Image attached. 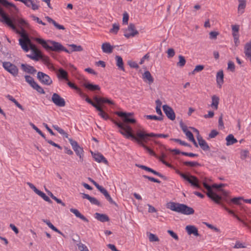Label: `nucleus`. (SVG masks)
Wrapping results in <instances>:
<instances>
[{"mask_svg":"<svg viewBox=\"0 0 251 251\" xmlns=\"http://www.w3.org/2000/svg\"><path fill=\"white\" fill-rule=\"evenodd\" d=\"M115 59L116 60V65L118 67L119 69L125 71L124 62L122 57L119 55H116Z\"/></svg>","mask_w":251,"mask_h":251,"instance_id":"obj_35","label":"nucleus"},{"mask_svg":"<svg viewBox=\"0 0 251 251\" xmlns=\"http://www.w3.org/2000/svg\"><path fill=\"white\" fill-rule=\"evenodd\" d=\"M82 197L83 199H86L89 201L91 204L97 205L98 206H101V204L100 202L95 198L92 197L90 196L89 195L82 193Z\"/></svg>","mask_w":251,"mask_h":251,"instance_id":"obj_21","label":"nucleus"},{"mask_svg":"<svg viewBox=\"0 0 251 251\" xmlns=\"http://www.w3.org/2000/svg\"><path fill=\"white\" fill-rule=\"evenodd\" d=\"M219 34V32L216 31H211L209 33V38L210 39H216Z\"/></svg>","mask_w":251,"mask_h":251,"instance_id":"obj_63","label":"nucleus"},{"mask_svg":"<svg viewBox=\"0 0 251 251\" xmlns=\"http://www.w3.org/2000/svg\"><path fill=\"white\" fill-rule=\"evenodd\" d=\"M26 184L30 187V188L36 194H38L39 192L40 191V190L37 189L32 183L28 182L26 183Z\"/></svg>","mask_w":251,"mask_h":251,"instance_id":"obj_58","label":"nucleus"},{"mask_svg":"<svg viewBox=\"0 0 251 251\" xmlns=\"http://www.w3.org/2000/svg\"><path fill=\"white\" fill-rule=\"evenodd\" d=\"M29 48L31 50L33 55L27 54V57L33 60L38 61L40 57V51L37 49L35 45L31 42L29 43Z\"/></svg>","mask_w":251,"mask_h":251,"instance_id":"obj_12","label":"nucleus"},{"mask_svg":"<svg viewBox=\"0 0 251 251\" xmlns=\"http://www.w3.org/2000/svg\"><path fill=\"white\" fill-rule=\"evenodd\" d=\"M145 117L147 119H150V120L162 121L163 119V118H162V117H159V116H157L156 115H146Z\"/></svg>","mask_w":251,"mask_h":251,"instance_id":"obj_47","label":"nucleus"},{"mask_svg":"<svg viewBox=\"0 0 251 251\" xmlns=\"http://www.w3.org/2000/svg\"><path fill=\"white\" fill-rule=\"evenodd\" d=\"M197 140L198 144L201 148L204 151H210V147L207 142L204 140L202 137L200 135L197 136Z\"/></svg>","mask_w":251,"mask_h":251,"instance_id":"obj_18","label":"nucleus"},{"mask_svg":"<svg viewBox=\"0 0 251 251\" xmlns=\"http://www.w3.org/2000/svg\"><path fill=\"white\" fill-rule=\"evenodd\" d=\"M128 19L129 15L128 13L126 12H125L123 14V24L127 25Z\"/></svg>","mask_w":251,"mask_h":251,"instance_id":"obj_53","label":"nucleus"},{"mask_svg":"<svg viewBox=\"0 0 251 251\" xmlns=\"http://www.w3.org/2000/svg\"><path fill=\"white\" fill-rule=\"evenodd\" d=\"M45 18L47 19L48 22L52 23L56 28L58 29H65V27L63 25L58 24L50 17L46 16Z\"/></svg>","mask_w":251,"mask_h":251,"instance_id":"obj_34","label":"nucleus"},{"mask_svg":"<svg viewBox=\"0 0 251 251\" xmlns=\"http://www.w3.org/2000/svg\"><path fill=\"white\" fill-rule=\"evenodd\" d=\"M92 155L94 158L95 160L99 163L102 162L106 165H108V162L107 159L103 156L102 154L100 153H94L91 151Z\"/></svg>","mask_w":251,"mask_h":251,"instance_id":"obj_19","label":"nucleus"},{"mask_svg":"<svg viewBox=\"0 0 251 251\" xmlns=\"http://www.w3.org/2000/svg\"><path fill=\"white\" fill-rule=\"evenodd\" d=\"M221 200H219L220 203H217L221 205L223 208H224L226 211H227L229 214H232L235 218H236L239 221L242 222L243 224L246 226L249 230L251 231V226L249 225L248 223L245 222L243 220H242L240 217H239L237 215L235 214L233 211L231 210L228 209L226 206L222 202H221Z\"/></svg>","mask_w":251,"mask_h":251,"instance_id":"obj_13","label":"nucleus"},{"mask_svg":"<svg viewBox=\"0 0 251 251\" xmlns=\"http://www.w3.org/2000/svg\"><path fill=\"white\" fill-rule=\"evenodd\" d=\"M216 81L219 88L221 87L224 83V73L223 70H220L217 74Z\"/></svg>","mask_w":251,"mask_h":251,"instance_id":"obj_29","label":"nucleus"},{"mask_svg":"<svg viewBox=\"0 0 251 251\" xmlns=\"http://www.w3.org/2000/svg\"><path fill=\"white\" fill-rule=\"evenodd\" d=\"M0 4L2 6L8 7H12L14 8L16 12H18L19 10L18 8L14 4L9 2L7 0H0ZM0 16L2 18V22L5 23V24H8L10 26H13L11 21H10L9 18L6 16V13L4 12V10L0 6Z\"/></svg>","mask_w":251,"mask_h":251,"instance_id":"obj_4","label":"nucleus"},{"mask_svg":"<svg viewBox=\"0 0 251 251\" xmlns=\"http://www.w3.org/2000/svg\"><path fill=\"white\" fill-rule=\"evenodd\" d=\"M58 72V74L57 75V77L58 78L64 79L67 81L68 80V73L65 70L62 68H60L59 69Z\"/></svg>","mask_w":251,"mask_h":251,"instance_id":"obj_30","label":"nucleus"},{"mask_svg":"<svg viewBox=\"0 0 251 251\" xmlns=\"http://www.w3.org/2000/svg\"><path fill=\"white\" fill-rule=\"evenodd\" d=\"M212 102L211 104V106L213 107L215 109H217L218 107V104L219 103V98L216 95H213L212 97Z\"/></svg>","mask_w":251,"mask_h":251,"instance_id":"obj_36","label":"nucleus"},{"mask_svg":"<svg viewBox=\"0 0 251 251\" xmlns=\"http://www.w3.org/2000/svg\"><path fill=\"white\" fill-rule=\"evenodd\" d=\"M227 65V69L230 70L232 72H234L235 71V69L234 63L232 61H228Z\"/></svg>","mask_w":251,"mask_h":251,"instance_id":"obj_56","label":"nucleus"},{"mask_svg":"<svg viewBox=\"0 0 251 251\" xmlns=\"http://www.w3.org/2000/svg\"><path fill=\"white\" fill-rule=\"evenodd\" d=\"M2 66L6 71L11 74L13 76L16 77L18 75L19 69L14 64L10 62H3Z\"/></svg>","mask_w":251,"mask_h":251,"instance_id":"obj_9","label":"nucleus"},{"mask_svg":"<svg viewBox=\"0 0 251 251\" xmlns=\"http://www.w3.org/2000/svg\"><path fill=\"white\" fill-rule=\"evenodd\" d=\"M243 198L242 197H235L230 200V202H232L237 205H240L241 204V200Z\"/></svg>","mask_w":251,"mask_h":251,"instance_id":"obj_50","label":"nucleus"},{"mask_svg":"<svg viewBox=\"0 0 251 251\" xmlns=\"http://www.w3.org/2000/svg\"><path fill=\"white\" fill-rule=\"evenodd\" d=\"M72 48L71 51H81L83 48L81 46H77L75 44H71L69 45Z\"/></svg>","mask_w":251,"mask_h":251,"instance_id":"obj_44","label":"nucleus"},{"mask_svg":"<svg viewBox=\"0 0 251 251\" xmlns=\"http://www.w3.org/2000/svg\"><path fill=\"white\" fill-rule=\"evenodd\" d=\"M132 139L135 140L139 145H140L141 146L144 148V149L146 150L150 154L156 157H157V156L154 153V152L144 144V143H147L148 141H144L142 139L137 137V135L135 139Z\"/></svg>","mask_w":251,"mask_h":251,"instance_id":"obj_17","label":"nucleus"},{"mask_svg":"<svg viewBox=\"0 0 251 251\" xmlns=\"http://www.w3.org/2000/svg\"><path fill=\"white\" fill-rule=\"evenodd\" d=\"M23 39H19V44L21 46L22 49L25 52H27L29 50L27 44L30 43V40L25 35H22Z\"/></svg>","mask_w":251,"mask_h":251,"instance_id":"obj_15","label":"nucleus"},{"mask_svg":"<svg viewBox=\"0 0 251 251\" xmlns=\"http://www.w3.org/2000/svg\"><path fill=\"white\" fill-rule=\"evenodd\" d=\"M95 218L98 221L102 223L108 222L110 220L107 215L99 213H96L95 214Z\"/></svg>","mask_w":251,"mask_h":251,"instance_id":"obj_25","label":"nucleus"},{"mask_svg":"<svg viewBox=\"0 0 251 251\" xmlns=\"http://www.w3.org/2000/svg\"><path fill=\"white\" fill-rule=\"evenodd\" d=\"M42 221L44 223H46L48 225V226L52 230L54 231L55 229H56V227H55L49 220L46 219H43Z\"/></svg>","mask_w":251,"mask_h":251,"instance_id":"obj_54","label":"nucleus"},{"mask_svg":"<svg viewBox=\"0 0 251 251\" xmlns=\"http://www.w3.org/2000/svg\"><path fill=\"white\" fill-rule=\"evenodd\" d=\"M148 237L149 241L151 242H158L159 241L158 237L155 234L151 233H149Z\"/></svg>","mask_w":251,"mask_h":251,"instance_id":"obj_43","label":"nucleus"},{"mask_svg":"<svg viewBox=\"0 0 251 251\" xmlns=\"http://www.w3.org/2000/svg\"><path fill=\"white\" fill-rule=\"evenodd\" d=\"M168 233L173 238H174L175 240H178L179 238H178V236H177V235L174 232L173 230H168Z\"/></svg>","mask_w":251,"mask_h":251,"instance_id":"obj_64","label":"nucleus"},{"mask_svg":"<svg viewBox=\"0 0 251 251\" xmlns=\"http://www.w3.org/2000/svg\"><path fill=\"white\" fill-rule=\"evenodd\" d=\"M176 172L177 174L179 175L184 180L189 182L192 186L197 188H201V185L199 184V180L196 176L191 175L189 173H183L178 170H176Z\"/></svg>","mask_w":251,"mask_h":251,"instance_id":"obj_5","label":"nucleus"},{"mask_svg":"<svg viewBox=\"0 0 251 251\" xmlns=\"http://www.w3.org/2000/svg\"><path fill=\"white\" fill-rule=\"evenodd\" d=\"M218 134L219 132L216 130L213 129L208 135V139L214 138Z\"/></svg>","mask_w":251,"mask_h":251,"instance_id":"obj_60","label":"nucleus"},{"mask_svg":"<svg viewBox=\"0 0 251 251\" xmlns=\"http://www.w3.org/2000/svg\"><path fill=\"white\" fill-rule=\"evenodd\" d=\"M162 108L164 112L170 120L173 121L175 119L176 114L172 107L165 104L163 105Z\"/></svg>","mask_w":251,"mask_h":251,"instance_id":"obj_16","label":"nucleus"},{"mask_svg":"<svg viewBox=\"0 0 251 251\" xmlns=\"http://www.w3.org/2000/svg\"><path fill=\"white\" fill-rule=\"evenodd\" d=\"M6 15L9 18L10 21H11L13 26H11L9 25L8 24L6 25L14 30H16V25H18L25 26V27H27L28 25V24L25 20L22 18H19L18 16L15 15L11 18L6 13Z\"/></svg>","mask_w":251,"mask_h":251,"instance_id":"obj_8","label":"nucleus"},{"mask_svg":"<svg viewBox=\"0 0 251 251\" xmlns=\"http://www.w3.org/2000/svg\"><path fill=\"white\" fill-rule=\"evenodd\" d=\"M178 59L179 61L177 62V66L179 67H183L186 63V60L185 57L181 55H179L178 56Z\"/></svg>","mask_w":251,"mask_h":251,"instance_id":"obj_37","label":"nucleus"},{"mask_svg":"<svg viewBox=\"0 0 251 251\" xmlns=\"http://www.w3.org/2000/svg\"><path fill=\"white\" fill-rule=\"evenodd\" d=\"M238 12L242 14L244 12V9L246 6V1L245 0H238Z\"/></svg>","mask_w":251,"mask_h":251,"instance_id":"obj_32","label":"nucleus"},{"mask_svg":"<svg viewBox=\"0 0 251 251\" xmlns=\"http://www.w3.org/2000/svg\"><path fill=\"white\" fill-rule=\"evenodd\" d=\"M127 64L132 68L138 69L139 68V65L137 64L136 62L133 61L132 60H129L127 62Z\"/></svg>","mask_w":251,"mask_h":251,"instance_id":"obj_61","label":"nucleus"},{"mask_svg":"<svg viewBox=\"0 0 251 251\" xmlns=\"http://www.w3.org/2000/svg\"><path fill=\"white\" fill-rule=\"evenodd\" d=\"M70 210L72 213L74 214L77 218H80L84 222L87 223L89 222L88 219L87 218H86L84 215L81 214L77 209L72 208L70 209Z\"/></svg>","mask_w":251,"mask_h":251,"instance_id":"obj_27","label":"nucleus"},{"mask_svg":"<svg viewBox=\"0 0 251 251\" xmlns=\"http://www.w3.org/2000/svg\"><path fill=\"white\" fill-rule=\"evenodd\" d=\"M249 152L248 150H242L240 152V158L242 160H244L248 156Z\"/></svg>","mask_w":251,"mask_h":251,"instance_id":"obj_49","label":"nucleus"},{"mask_svg":"<svg viewBox=\"0 0 251 251\" xmlns=\"http://www.w3.org/2000/svg\"><path fill=\"white\" fill-rule=\"evenodd\" d=\"M83 86L87 89L91 91H99L100 87L98 85L94 84L89 82H85L83 84Z\"/></svg>","mask_w":251,"mask_h":251,"instance_id":"obj_26","label":"nucleus"},{"mask_svg":"<svg viewBox=\"0 0 251 251\" xmlns=\"http://www.w3.org/2000/svg\"><path fill=\"white\" fill-rule=\"evenodd\" d=\"M167 57L169 58H172L175 55V51L173 48H169L167 51Z\"/></svg>","mask_w":251,"mask_h":251,"instance_id":"obj_51","label":"nucleus"},{"mask_svg":"<svg viewBox=\"0 0 251 251\" xmlns=\"http://www.w3.org/2000/svg\"><path fill=\"white\" fill-rule=\"evenodd\" d=\"M115 114L122 119L123 122H118L114 119H111V121L120 128L119 132L127 139H135L136 135L132 133V128L128 125L136 122V120L131 117L133 115V113L117 111Z\"/></svg>","mask_w":251,"mask_h":251,"instance_id":"obj_1","label":"nucleus"},{"mask_svg":"<svg viewBox=\"0 0 251 251\" xmlns=\"http://www.w3.org/2000/svg\"><path fill=\"white\" fill-rule=\"evenodd\" d=\"M226 146L232 145L238 142L237 140L234 138V136L232 134H229L226 136Z\"/></svg>","mask_w":251,"mask_h":251,"instance_id":"obj_31","label":"nucleus"},{"mask_svg":"<svg viewBox=\"0 0 251 251\" xmlns=\"http://www.w3.org/2000/svg\"><path fill=\"white\" fill-rule=\"evenodd\" d=\"M34 40L48 51H53L55 52L61 51V49L63 46L59 42L52 40L46 41L42 38H35Z\"/></svg>","mask_w":251,"mask_h":251,"instance_id":"obj_3","label":"nucleus"},{"mask_svg":"<svg viewBox=\"0 0 251 251\" xmlns=\"http://www.w3.org/2000/svg\"><path fill=\"white\" fill-rule=\"evenodd\" d=\"M149 172L153 174L154 175H155L156 176H158L159 177L162 178L164 180H168V177H166V176L163 175L161 173H159V172H158L153 170L152 169H151V168H150Z\"/></svg>","mask_w":251,"mask_h":251,"instance_id":"obj_39","label":"nucleus"},{"mask_svg":"<svg viewBox=\"0 0 251 251\" xmlns=\"http://www.w3.org/2000/svg\"><path fill=\"white\" fill-rule=\"evenodd\" d=\"M21 68L24 72L31 75H34L37 72L36 70L33 66L27 64H22Z\"/></svg>","mask_w":251,"mask_h":251,"instance_id":"obj_20","label":"nucleus"},{"mask_svg":"<svg viewBox=\"0 0 251 251\" xmlns=\"http://www.w3.org/2000/svg\"><path fill=\"white\" fill-rule=\"evenodd\" d=\"M25 81L28 83L30 86L32 87V86L34 85L36 82L34 81L33 78H32L30 75H25Z\"/></svg>","mask_w":251,"mask_h":251,"instance_id":"obj_38","label":"nucleus"},{"mask_svg":"<svg viewBox=\"0 0 251 251\" xmlns=\"http://www.w3.org/2000/svg\"><path fill=\"white\" fill-rule=\"evenodd\" d=\"M96 109L99 112V115L102 118L105 120L108 119H110L111 120V119L110 118L109 115L106 112H105L99 105L96 107Z\"/></svg>","mask_w":251,"mask_h":251,"instance_id":"obj_33","label":"nucleus"},{"mask_svg":"<svg viewBox=\"0 0 251 251\" xmlns=\"http://www.w3.org/2000/svg\"><path fill=\"white\" fill-rule=\"evenodd\" d=\"M244 53L246 57L249 58L251 62V41L245 45Z\"/></svg>","mask_w":251,"mask_h":251,"instance_id":"obj_28","label":"nucleus"},{"mask_svg":"<svg viewBox=\"0 0 251 251\" xmlns=\"http://www.w3.org/2000/svg\"><path fill=\"white\" fill-rule=\"evenodd\" d=\"M137 137L142 139L144 141H148L150 137H163L167 138L169 136L168 134H155L154 133H146L144 130H138L136 132Z\"/></svg>","mask_w":251,"mask_h":251,"instance_id":"obj_6","label":"nucleus"},{"mask_svg":"<svg viewBox=\"0 0 251 251\" xmlns=\"http://www.w3.org/2000/svg\"><path fill=\"white\" fill-rule=\"evenodd\" d=\"M101 49L103 52L106 53H111L113 51L114 47L112 46L110 43L105 42L102 44Z\"/></svg>","mask_w":251,"mask_h":251,"instance_id":"obj_23","label":"nucleus"},{"mask_svg":"<svg viewBox=\"0 0 251 251\" xmlns=\"http://www.w3.org/2000/svg\"><path fill=\"white\" fill-rule=\"evenodd\" d=\"M37 77L40 82L44 85H50L52 83V79L49 75L42 72H38Z\"/></svg>","mask_w":251,"mask_h":251,"instance_id":"obj_11","label":"nucleus"},{"mask_svg":"<svg viewBox=\"0 0 251 251\" xmlns=\"http://www.w3.org/2000/svg\"><path fill=\"white\" fill-rule=\"evenodd\" d=\"M32 88L36 90L38 93L42 94H45V92L44 89L36 82L32 86Z\"/></svg>","mask_w":251,"mask_h":251,"instance_id":"obj_41","label":"nucleus"},{"mask_svg":"<svg viewBox=\"0 0 251 251\" xmlns=\"http://www.w3.org/2000/svg\"><path fill=\"white\" fill-rule=\"evenodd\" d=\"M74 151H75L76 154L77 156L82 155L83 154L84 151L82 148L80 147V146L78 147V148H75V149H73Z\"/></svg>","mask_w":251,"mask_h":251,"instance_id":"obj_52","label":"nucleus"},{"mask_svg":"<svg viewBox=\"0 0 251 251\" xmlns=\"http://www.w3.org/2000/svg\"><path fill=\"white\" fill-rule=\"evenodd\" d=\"M124 31V35L127 38H129L130 37H134L139 34L138 31L135 28L134 24L132 23H130L127 28L125 29Z\"/></svg>","mask_w":251,"mask_h":251,"instance_id":"obj_10","label":"nucleus"},{"mask_svg":"<svg viewBox=\"0 0 251 251\" xmlns=\"http://www.w3.org/2000/svg\"><path fill=\"white\" fill-rule=\"evenodd\" d=\"M52 101L56 105L59 107L65 106L66 102L63 98L57 93H53L51 97Z\"/></svg>","mask_w":251,"mask_h":251,"instance_id":"obj_14","label":"nucleus"},{"mask_svg":"<svg viewBox=\"0 0 251 251\" xmlns=\"http://www.w3.org/2000/svg\"><path fill=\"white\" fill-rule=\"evenodd\" d=\"M30 17L32 18V20L36 22L37 23L39 24H41L43 25H45L46 24L44 22H42L38 17L35 16L34 15H31Z\"/></svg>","mask_w":251,"mask_h":251,"instance_id":"obj_48","label":"nucleus"},{"mask_svg":"<svg viewBox=\"0 0 251 251\" xmlns=\"http://www.w3.org/2000/svg\"><path fill=\"white\" fill-rule=\"evenodd\" d=\"M37 195L40 196L44 200L48 202L49 203H52L51 200L44 193H43L41 191H40Z\"/></svg>","mask_w":251,"mask_h":251,"instance_id":"obj_42","label":"nucleus"},{"mask_svg":"<svg viewBox=\"0 0 251 251\" xmlns=\"http://www.w3.org/2000/svg\"><path fill=\"white\" fill-rule=\"evenodd\" d=\"M119 25L118 24L115 23L112 25V28L110 30V32L116 34L119 30Z\"/></svg>","mask_w":251,"mask_h":251,"instance_id":"obj_46","label":"nucleus"},{"mask_svg":"<svg viewBox=\"0 0 251 251\" xmlns=\"http://www.w3.org/2000/svg\"><path fill=\"white\" fill-rule=\"evenodd\" d=\"M143 79L149 84L153 82L154 79L149 71H146L143 74Z\"/></svg>","mask_w":251,"mask_h":251,"instance_id":"obj_24","label":"nucleus"},{"mask_svg":"<svg viewBox=\"0 0 251 251\" xmlns=\"http://www.w3.org/2000/svg\"><path fill=\"white\" fill-rule=\"evenodd\" d=\"M184 165L191 167L200 166L201 164L197 162L184 161L183 162Z\"/></svg>","mask_w":251,"mask_h":251,"instance_id":"obj_40","label":"nucleus"},{"mask_svg":"<svg viewBox=\"0 0 251 251\" xmlns=\"http://www.w3.org/2000/svg\"><path fill=\"white\" fill-rule=\"evenodd\" d=\"M143 177L145 178L148 179L149 180L153 182H156L158 183H160L161 181L159 180L158 179L155 178L153 177L149 176L146 175L143 176Z\"/></svg>","mask_w":251,"mask_h":251,"instance_id":"obj_57","label":"nucleus"},{"mask_svg":"<svg viewBox=\"0 0 251 251\" xmlns=\"http://www.w3.org/2000/svg\"><path fill=\"white\" fill-rule=\"evenodd\" d=\"M41 59L44 63L47 66H49L50 65V58L48 56L42 55L40 53V57L39 59Z\"/></svg>","mask_w":251,"mask_h":251,"instance_id":"obj_45","label":"nucleus"},{"mask_svg":"<svg viewBox=\"0 0 251 251\" xmlns=\"http://www.w3.org/2000/svg\"><path fill=\"white\" fill-rule=\"evenodd\" d=\"M77 246L80 251H89L87 247L81 242L77 244Z\"/></svg>","mask_w":251,"mask_h":251,"instance_id":"obj_59","label":"nucleus"},{"mask_svg":"<svg viewBox=\"0 0 251 251\" xmlns=\"http://www.w3.org/2000/svg\"><path fill=\"white\" fill-rule=\"evenodd\" d=\"M203 185L205 189L207 190L206 195L216 203H220L219 200L222 199V197L217 193L214 192L212 190V186L208 185L206 182L203 183Z\"/></svg>","mask_w":251,"mask_h":251,"instance_id":"obj_7","label":"nucleus"},{"mask_svg":"<svg viewBox=\"0 0 251 251\" xmlns=\"http://www.w3.org/2000/svg\"><path fill=\"white\" fill-rule=\"evenodd\" d=\"M185 230L189 235L193 234L195 236H199L200 235L198 228L194 226H187L185 227Z\"/></svg>","mask_w":251,"mask_h":251,"instance_id":"obj_22","label":"nucleus"},{"mask_svg":"<svg viewBox=\"0 0 251 251\" xmlns=\"http://www.w3.org/2000/svg\"><path fill=\"white\" fill-rule=\"evenodd\" d=\"M166 207L173 211L184 215H191L195 212L193 208L183 203L171 201L167 203Z\"/></svg>","mask_w":251,"mask_h":251,"instance_id":"obj_2","label":"nucleus"},{"mask_svg":"<svg viewBox=\"0 0 251 251\" xmlns=\"http://www.w3.org/2000/svg\"><path fill=\"white\" fill-rule=\"evenodd\" d=\"M69 141L72 145L73 149H75V148H78V147L79 146L77 142L73 140L72 138H69Z\"/></svg>","mask_w":251,"mask_h":251,"instance_id":"obj_62","label":"nucleus"},{"mask_svg":"<svg viewBox=\"0 0 251 251\" xmlns=\"http://www.w3.org/2000/svg\"><path fill=\"white\" fill-rule=\"evenodd\" d=\"M101 100L100 101V103H108V104H109L110 105H113V104H114V102L112 100H109V99H108L107 98H106L101 97V100Z\"/></svg>","mask_w":251,"mask_h":251,"instance_id":"obj_55","label":"nucleus"}]
</instances>
